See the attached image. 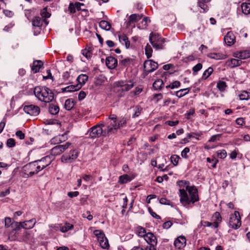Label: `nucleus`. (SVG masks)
<instances>
[{
	"label": "nucleus",
	"mask_w": 250,
	"mask_h": 250,
	"mask_svg": "<svg viewBox=\"0 0 250 250\" xmlns=\"http://www.w3.org/2000/svg\"><path fill=\"white\" fill-rule=\"evenodd\" d=\"M52 161V159L49 156H46L42 158L40 160H36V162L39 166H40L42 170L45 168L46 167L50 165Z\"/></svg>",
	"instance_id": "nucleus-13"
},
{
	"label": "nucleus",
	"mask_w": 250,
	"mask_h": 250,
	"mask_svg": "<svg viewBox=\"0 0 250 250\" xmlns=\"http://www.w3.org/2000/svg\"><path fill=\"white\" fill-rule=\"evenodd\" d=\"M79 194V192L78 191H70L67 193V195L70 198L77 197Z\"/></svg>",
	"instance_id": "nucleus-60"
},
{
	"label": "nucleus",
	"mask_w": 250,
	"mask_h": 250,
	"mask_svg": "<svg viewBox=\"0 0 250 250\" xmlns=\"http://www.w3.org/2000/svg\"><path fill=\"white\" fill-rule=\"evenodd\" d=\"M51 153L52 155L55 156V155H58L61 154L62 152L60 150V148L59 146H54L53 148H52L51 150Z\"/></svg>",
	"instance_id": "nucleus-40"
},
{
	"label": "nucleus",
	"mask_w": 250,
	"mask_h": 250,
	"mask_svg": "<svg viewBox=\"0 0 250 250\" xmlns=\"http://www.w3.org/2000/svg\"><path fill=\"white\" fill-rule=\"evenodd\" d=\"M163 85V81L161 79H158L154 82L153 84V86L155 89L159 90L162 87V86Z\"/></svg>",
	"instance_id": "nucleus-36"
},
{
	"label": "nucleus",
	"mask_w": 250,
	"mask_h": 250,
	"mask_svg": "<svg viewBox=\"0 0 250 250\" xmlns=\"http://www.w3.org/2000/svg\"><path fill=\"white\" fill-rule=\"evenodd\" d=\"M241 8L244 14L248 15L250 13V3H243Z\"/></svg>",
	"instance_id": "nucleus-33"
},
{
	"label": "nucleus",
	"mask_w": 250,
	"mask_h": 250,
	"mask_svg": "<svg viewBox=\"0 0 250 250\" xmlns=\"http://www.w3.org/2000/svg\"><path fill=\"white\" fill-rule=\"evenodd\" d=\"M207 2H204L202 0H198V6L202 9H203L204 12L207 11L208 10L207 5L206 4V3Z\"/></svg>",
	"instance_id": "nucleus-41"
},
{
	"label": "nucleus",
	"mask_w": 250,
	"mask_h": 250,
	"mask_svg": "<svg viewBox=\"0 0 250 250\" xmlns=\"http://www.w3.org/2000/svg\"><path fill=\"white\" fill-rule=\"evenodd\" d=\"M30 232L28 231H25L23 234V238H22L23 240L26 241L27 240L30 239Z\"/></svg>",
	"instance_id": "nucleus-62"
},
{
	"label": "nucleus",
	"mask_w": 250,
	"mask_h": 250,
	"mask_svg": "<svg viewBox=\"0 0 250 250\" xmlns=\"http://www.w3.org/2000/svg\"><path fill=\"white\" fill-rule=\"evenodd\" d=\"M49 111L53 115H56L59 112V107L54 104H51L49 105Z\"/></svg>",
	"instance_id": "nucleus-31"
},
{
	"label": "nucleus",
	"mask_w": 250,
	"mask_h": 250,
	"mask_svg": "<svg viewBox=\"0 0 250 250\" xmlns=\"http://www.w3.org/2000/svg\"><path fill=\"white\" fill-rule=\"evenodd\" d=\"M202 68V64L200 63H198L192 68L193 74L196 75L197 73Z\"/></svg>",
	"instance_id": "nucleus-48"
},
{
	"label": "nucleus",
	"mask_w": 250,
	"mask_h": 250,
	"mask_svg": "<svg viewBox=\"0 0 250 250\" xmlns=\"http://www.w3.org/2000/svg\"><path fill=\"white\" fill-rule=\"evenodd\" d=\"M56 228L57 229H59L61 232L64 233L74 228V226L69 223H65L64 226L58 225Z\"/></svg>",
	"instance_id": "nucleus-21"
},
{
	"label": "nucleus",
	"mask_w": 250,
	"mask_h": 250,
	"mask_svg": "<svg viewBox=\"0 0 250 250\" xmlns=\"http://www.w3.org/2000/svg\"><path fill=\"white\" fill-rule=\"evenodd\" d=\"M119 40L122 44H125L126 48H128L130 45V42L128 39L125 34L120 35L118 36Z\"/></svg>",
	"instance_id": "nucleus-24"
},
{
	"label": "nucleus",
	"mask_w": 250,
	"mask_h": 250,
	"mask_svg": "<svg viewBox=\"0 0 250 250\" xmlns=\"http://www.w3.org/2000/svg\"><path fill=\"white\" fill-rule=\"evenodd\" d=\"M224 41L228 46H231L235 42V36L231 31L228 32L224 36Z\"/></svg>",
	"instance_id": "nucleus-14"
},
{
	"label": "nucleus",
	"mask_w": 250,
	"mask_h": 250,
	"mask_svg": "<svg viewBox=\"0 0 250 250\" xmlns=\"http://www.w3.org/2000/svg\"><path fill=\"white\" fill-rule=\"evenodd\" d=\"M88 76L85 74L80 75L77 79V80L79 83L78 84H81L82 86L83 84H85V82L88 80Z\"/></svg>",
	"instance_id": "nucleus-32"
},
{
	"label": "nucleus",
	"mask_w": 250,
	"mask_h": 250,
	"mask_svg": "<svg viewBox=\"0 0 250 250\" xmlns=\"http://www.w3.org/2000/svg\"><path fill=\"white\" fill-rule=\"evenodd\" d=\"M66 135V133H65L64 134H62V135H58L54 137L51 140V143L56 144L61 143L67 139Z\"/></svg>",
	"instance_id": "nucleus-22"
},
{
	"label": "nucleus",
	"mask_w": 250,
	"mask_h": 250,
	"mask_svg": "<svg viewBox=\"0 0 250 250\" xmlns=\"http://www.w3.org/2000/svg\"><path fill=\"white\" fill-rule=\"evenodd\" d=\"M189 90L188 88L181 89L176 91L175 95L177 97L180 98L187 94Z\"/></svg>",
	"instance_id": "nucleus-35"
},
{
	"label": "nucleus",
	"mask_w": 250,
	"mask_h": 250,
	"mask_svg": "<svg viewBox=\"0 0 250 250\" xmlns=\"http://www.w3.org/2000/svg\"><path fill=\"white\" fill-rule=\"evenodd\" d=\"M122 64L127 65L133 62V60L130 58H126L122 61Z\"/></svg>",
	"instance_id": "nucleus-55"
},
{
	"label": "nucleus",
	"mask_w": 250,
	"mask_h": 250,
	"mask_svg": "<svg viewBox=\"0 0 250 250\" xmlns=\"http://www.w3.org/2000/svg\"><path fill=\"white\" fill-rule=\"evenodd\" d=\"M142 18V15H139L137 14L131 15L128 18V21L127 22V25L129 26L131 25V23L137 22Z\"/></svg>",
	"instance_id": "nucleus-20"
},
{
	"label": "nucleus",
	"mask_w": 250,
	"mask_h": 250,
	"mask_svg": "<svg viewBox=\"0 0 250 250\" xmlns=\"http://www.w3.org/2000/svg\"><path fill=\"white\" fill-rule=\"evenodd\" d=\"M200 225H203L204 227H210L212 229H216L218 227L219 225L217 222H214L213 223L209 222L208 221H203L200 222Z\"/></svg>",
	"instance_id": "nucleus-26"
},
{
	"label": "nucleus",
	"mask_w": 250,
	"mask_h": 250,
	"mask_svg": "<svg viewBox=\"0 0 250 250\" xmlns=\"http://www.w3.org/2000/svg\"><path fill=\"white\" fill-rule=\"evenodd\" d=\"M160 203L163 205H169L170 201L166 198H162L160 200Z\"/></svg>",
	"instance_id": "nucleus-64"
},
{
	"label": "nucleus",
	"mask_w": 250,
	"mask_h": 250,
	"mask_svg": "<svg viewBox=\"0 0 250 250\" xmlns=\"http://www.w3.org/2000/svg\"><path fill=\"white\" fill-rule=\"evenodd\" d=\"M32 25L34 27H37L38 29H40L42 23V20L39 17H35L32 21Z\"/></svg>",
	"instance_id": "nucleus-28"
},
{
	"label": "nucleus",
	"mask_w": 250,
	"mask_h": 250,
	"mask_svg": "<svg viewBox=\"0 0 250 250\" xmlns=\"http://www.w3.org/2000/svg\"><path fill=\"white\" fill-rule=\"evenodd\" d=\"M99 26L101 28L104 29L106 31L109 30L111 27L110 24L105 21H101L99 22Z\"/></svg>",
	"instance_id": "nucleus-34"
},
{
	"label": "nucleus",
	"mask_w": 250,
	"mask_h": 250,
	"mask_svg": "<svg viewBox=\"0 0 250 250\" xmlns=\"http://www.w3.org/2000/svg\"><path fill=\"white\" fill-rule=\"evenodd\" d=\"M180 202L184 206H187L190 203L194 204L198 201L197 189L194 186L190 187L186 186V189L184 188L179 189Z\"/></svg>",
	"instance_id": "nucleus-1"
},
{
	"label": "nucleus",
	"mask_w": 250,
	"mask_h": 250,
	"mask_svg": "<svg viewBox=\"0 0 250 250\" xmlns=\"http://www.w3.org/2000/svg\"><path fill=\"white\" fill-rule=\"evenodd\" d=\"M181 85V83L179 81H175L172 82L171 84L167 85L166 86V88H170L174 89L179 87Z\"/></svg>",
	"instance_id": "nucleus-37"
},
{
	"label": "nucleus",
	"mask_w": 250,
	"mask_h": 250,
	"mask_svg": "<svg viewBox=\"0 0 250 250\" xmlns=\"http://www.w3.org/2000/svg\"><path fill=\"white\" fill-rule=\"evenodd\" d=\"M144 239L149 245L157 246V245L156 237L152 232L147 233Z\"/></svg>",
	"instance_id": "nucleus-16"
},
{
	"label": "nucleus",
	"mask_w": 250,
	"mask_h": 250,
	"mask_svg": "<svg viewBox=\"0 0 250 250\" xmlns=\"http://www.w3.org/2000/svg\"><path fill=\"white\" fill-rule=\"evenodd\" d=\"M172 223L171 221H168L165 222L163 224V227L164 229H168L172 226Z\"/></svg>",
	"instance_id": "nucleus-61"
},
{
	"label": "nucleus",
	"mask_w": 250,
	"mask_h": 250,
	"mask_svg": "<svg viewBox=\"0 0 250 250\" xmlns=\"http://www.w3.org/2000/svg\"><path fill=\"white\" fill-rule=\"evenodd\" d=\"M43 65V62L41 61H35L34 62L32 67V70L34 73L38 72L40 68Z\"/></svg>",
	"instance_id": "nucleus-29"
},
{
	"label": "nucleus",
	"mask_w": 250,
	"mask_h": 250,
	"mask_svg": "<svg viewBox=\"0 0 250 250\" xmlns=\"http://www.w3.org/2000/svg\"><path fill=\"white\" fill-rule=\"evenodd\" d=\"M242 64L241 60L236 59H230L226 62V65L230 68L239 66Z\"/></svg>",
	"instance_id": "nucleus-18"
},
{
	"label": "nucleus",
	"mask_w": 250,
	"mask_h": 250,
	"mask_svg": "<svg viewBox=\"0 0 250 250\" xmlns=\"http://www.w3.org/2000/svg\"><path fill=\"white\" fill-rule=\"evenodd\" d=\"M74 105V101L72 99H68L65 101L64 106L66 110H70Z\"/></svg>",
	"instance_id": "nucleus-30"
},
{
	"label": "nucleus",
	"mask_w": 250,
	"mask_h": 250,
	"mask_svg": "<svg viewBox=\"0 0 250 250\" xmlns=\"http://www.w3.org/2000/svg\"><path fill=\"white\" fill-rule=\"evenodd\" d=\"M68 10L70 11V13L71 14L74 13L76 12V6L75 5L71 2L69 4V7H68Z\"/></svg>",
	"instance_id": "nucleus-54"
},
{
	"label": "nucleus",
	"mask_w": 250,
	"mask_h": 250,
	"mask_svg": "<svg viewBox=\"0 0 250 250\" xmlns=\"http://www.w3.org/2000/svg\"><path fill=\"white\" fill-rule=\"evenodd\" d=\"M105 63L108 68L112 69L117 65V60L113 57H108L106 59Z\"/></svg>",
	"instance_id": "nucleus-19"
},
{
	"label": "nucleus",
	"mask_w": 250,
	"mask_h": 250,
	"mask_svg": "<svg viewBox=\"0 0 250 250\" xmlns=\"http://www.w3.org/2000/svg\"><path fill=\"white\" fill-rule=\"evenodd\" d=\"M213 217L215 218V221L218 223L221 221V217L220 213L218 212H216L213 215Z\"/></svg>",
	"instance_id": "nucleus-57"
},
{
	"label": "nucleus",
	"mask_w": 250,
	"mask_h": 250,
	"mask_svg": "<svg viewBox=\"0 0 250 250\" xmlns=\"http://www.w3.org/2000/svg\"><path fill=\"white\" fill-rule=\"evenodd\" d=\"M94 234L97 237L100 246L104 249H108L109 244L107 238L100 230H95Z\"/></svg>",
	"instance_id": "nucleus-6"
},
{
	"label": "nucleus",
	"mask_w": 250,
	"mask_h": 250,
	"mask_svg": "<svg viewBox=\"0 0 250 250\" xmlns=\"http://www.w3.org/2000/svg\"><path fill=\"white\" fill-rule=\"evenodd\" d=\"M137 234L139 236L145 238L147 233H146V231L144 228L140 227L138 229Z\"/></svg>",
	"instance_id": "nucleus-44"
},
{
	"label": "nucleus",
	"mask_w": 250,
	"mask_h": 250,
	"mask_svg": "<svg viewBox=\"0 0 250 250\" xmlns=\"http://www.w3.org/2000/svg\"><path fill=\"white\" fill-rule=\"evenodd\" d=\"M134 113L132 115L133 118L138 117L141 113L142 108L139 105L136 106L133 109Z\"/></svg>",
	"instance_id": "nucleus-39"
},
{
	"label": "nucleus",
	"mask_w": 250,
	"mask_h": 250,
	"mask_svg": "<svg viewBox=\"0 0 250 250\" xmlns=\"http://www.w3.org/2000/svg\"><path fill=\"white\" fill-rule=\"evenodd\" d=\"M36 221L35 219H32L28 221L23 222L24 229H31L35 225Z\"/></svg>",
	"instance_id": "nucleus-25"
},
{
	"label": "nucleus",
	"mask_w": 250,
	"mask_h": 250,
	"mask_svg": "<svg viewBox=\"0 0 250 250\" xmlns=\"http://www.w3.org/2000/svg\"><path fill=\"white\" fill-rule=\"evenodd\" d=\"M7 146L9 147H12L15 146V141L14 139L10 138L7 140Z\"/></svg>",
	"instance_id": "nucleus-51"
},
{
	"label": "nucleus",
	"mask_w": 250,
	"mask_h": 250,
	"mask_svg": "<svg viewBox=\"0 0 250 250\" xmlns=\"http://www.w3.org/2000/svg\"><path fill=\"white\" fill-rule=\"evenodd\" d=\"M144 67L145 71L147 74L156 70L158 67V64L157 62L150 60L145 62Z\"/></svg>",
	"instance_id": "nucleus-11"
},
{
	"label": "nucleus",
	"mask_w": 250,
	"mask_h": 250,
	"mask_svg": "<svg viewBox=\"0 0 250 250\" xmlns=\"http://www.w3.org/2000/svg\"><path fill=\"white\" fill-rule=\"evenodd\" d=\"M41 15L43 18H48L50 17L51 14L47 11V8L45 7L41 12Z\"/></svg>",
	"instance_id": "nucleus-52"
},
{
	"label": "nucleus",
	"mask_w": 250,
	"mask_h": 250,
	"mask_svg": "<svg viewBox=\"0 0 250 250\" xmlns=\"http://www.w3.org/2000/svg\"><path fill=\"white\" fill-rule=\"evenodd\" d=\"M81 88V84H77L76 85H71L62 89V92H73L79 90Z\"/></svg>",
	"instance_id": "nucleus-23"
},
{
	"label": "nucleus",
	"mask_w": 250,
	"mask_h": 250,
	"mask_svg": "<svg viewBox=\"0 0 250 250\" xmlns=\"http://www.w3.org/2000/svg\"><path fill=\"white\" fill-rule=\"evenodd\" d=\"M146 54L148 58L152 56V49L150 45L147 44L145 47Z\"/></svg>",
	"instance_id": "nucleus-42"
},
{
	"label": "nucleus",
	"mask_w": 250,
	"mask_h": 250,
	"mask_svg": "<svg viewBox=\"0 0 250 250\" xmlns=\"http://www.w3.org/2000/svg\"><path fill=\"white\" fill-rule=\"evenodd\" d=\"M117 87H120L122 91H128L134 86V83L132 81L127 82L120 81L115 83Z\"/></svg>",
	"instance_id": "nucleus-12"
},
{
	"label": "nucleus",
	"mask_w": 250,
	"mask_h": 250,
	"mask_svg": "<svg viewBox=\"0 0 250 250\" xmlns=\"http://www.w3.org/2000/svg\"><path fill=\"white\" fill-rule=\"evenodd\" d=\"M241 225V219L239 216V213L235 211L233 214H231L229 218V226L234 229H237Z\"/></svg>",
	"instance_id": "nucleus-8"
},
{
	"label": "nucleus",
	"mask_w": 250,
	"mask_h": 250,
	"mask_svg": "<svg viewBox=\"0 0 250 250\" xmlns=\"http://www.w3.org/2000/svg\"><path fill=\"white\" fill-rule=\"evenodd\" d=\"M107 123V132H111L112 134L115 133L118 128L125 126L126 124V120L125 118H121L117 121V116L112 114L109 116Z\"/></svg>",
	"instance_id": "nucleus-3"
},
{
	"label": "nucleus",
	"mask_w": 250,
	"mask_h": 250,
	"mask_svg": "<svg viewBox=\"0 0 250 250\" xmlns=\"http://www.w3.org/2000/svg\"><path fill=\"white\" fill-rule=\"evenodd\" d=\"M213 69L212 67H208L206 70L202 75V79L206 80L207 79L213 72Z\"/></svg>",
	"instance_id": "nucleus-38"
},
{
	"label": "nucleus",
	"mask_w": 250,
	"mask_h": 250,
	"mask_svg": "<svg viewBox=\"0 0 250 250\" xmlns=\"http://www.w3.org/2000/svg\"><path fill=\"white\" fill-rule=\"evenodd\" d=\"M36 161H34L25 166V168L29 171L28 176H32L41 171L42 169Z\"/></svg>",
	"instance_id": "nucleus-10"
},
{
	"label": "nucleus",
	"mask_w": 250,
	"mask_h": 250,
	"mask_svg": "<svg viewBox=\"0 0 250 250\" xmlns=\"http://www.w3.org/2000/svg\"><path fill=\"white\" fill-rule=\"evenodd\" d=\"M108 131V123L106 125L104 124L97 125L91 127L89 131V136L92 138L99 137L101 136H106L111 134V132Z\"/></svg>",
	"instance_id": "nucleus-4"
},
{
	"label": "nucleus",
	"mask_w": 250,
	"mask_h": 250,
	"mask_svg": "<svg viewBox=\"0 0 250 250\" xmlns=\"http://www.w3.org/2000/svg\"><path fill=\"white\" fill-rule=\"evenodd\" d=\"M16 135L20 139H23L25 137L24 134L21 130L17 131L16 133Z\"/></svg>",
	"instance_id": "nucleus-59"
},
{
	"label": "nucleus",
	"mask_w": 250,
	"mask_h": 250,
	"mask_svg": "<svg viewBox=\"0 0 250 250\" xmlns=\"http://www.w3.org/2000/svg\"><path fill=\"white\" fill-rule=\"evenodd\" d=\"M34 93L39 100L45 103H49L54 99V93L46 86L35 87Z\"/></svg>",
	"instance_id": "nucleus-2"
},
{
	"label": "nucleus",
	"mask_w": 250,
	"mask_h": 250,
	"mask_svg": "<svg viewBox=\"0 0 250 250\" xmlns=\"http://www.w3.org/2000/svg\"><path fill=\"white\" fill-rule=\"evenodd\" d=\"M23 110L26 113L33 116H37L40 113V108L37 105L32 104L25 105L23 106Z\"/></svg>",
	"instance_id": "nucleus-9"
},
{
	"label": "nucleus",
	"mask_w": 250,
	"mask_h": 250,
	"mask_svg": "<svg viewBox=\"0 0 250 250\" xmlns=\"http://www.w3.org/2000/svg\"><path fill=\"white\" fill-rule=\"evenodd\" d=\"M233 56L240 60H245L250 57V50L237 51L233 54Z\"/></svg>",
	"instance_id": "nucleus-15"
},
{
	"label": "nucleus",
	"mask_w": 250,
	"mask_h": 250,
	"mask_svg": "<svg viewBox=\"0 0 250 250\" xmlns=\"http://www.w3.org/2000/svg\"><path fill=\"white\" fill-rule=\"evenodd\" d=\"M216 153L217 157L221 159H224L227 156V152L224 149L219 150Z\"/></svg>",
	"instance_id": "nucleus-46"
},
{
	"label": "nucleus",
	"mask_w": 250,
	"mask_h": 250,
	"mask_svg": "<svg viewBox=\"0 0 250 250\" xmlns=\"http://www.w3.org/2000/svg\"><path fill=\"white\" fill-rule=\"evenodd\" d=\"M86 96V93L83 91H81L78 94V99L80 101L83 100Z\"/></svg>",
	"instance_id": "nucleus-63"
},
{
	"label": "nucleus",
	"mask_w": 250,
	"mask_h": 250,
	"mask_svg": "<svg viewBox=\"0 0 250 250\" xmlns=\"http://www.w3.org/2000/svg\"><path fill=\"white\" fill-rule=\"evenodd\" d=\"M171 163L174 165L176 166L178 164V161L180 159L179 156L177 155H173L170 158Z\"/></svg>",
	"instance_id": "nucleus-47"
},
{
	"label": "nucleus",
	"mask_w": 250,
	"mask_h": 250,
	"mask_svg": "<svg viewBox=\"0 0 250 250\" xmlns=\"http://www.w3.org/2000/svg\"><path fill=\"white\" fill-rule=\"evenodd\" d=\"M227 85L226 83L223 81H219L217 84V88L222 91L225 90V88L226 87Z\"/></svg>",
	"instance_id": "nucleus-45"
},
{
	"label": "nucleus",
	"mask_w": 250,
	"mask_h": 250,
	"mask_svg": "<svg viewBox=\"0 0 250 250\" xmlns=\"http://www.w3.org/2000/svg\"><path fill=\"white\" fill-rule=\"evenodd\" d=\"M71 144L69 142H66L64 144L58 145L60 148V150L62 152V153L64 151H65L67 149L70 147L71 146Z\"/></svg>",
	"instance_id": "nucleus-43"
},
{
	"label": "nucleus",
	"mask_w": 250,
	"mask_h": 250,
	"mask_svg": "<svg viewBox=\"0 0 250 250\" xmlns=\"http://www.w3.org/2000/svg\"><path fill=\"white\" fill-rule=\"evenodd\" d=\"M240 100H247L249 98V93L247 91H243L241 94L239 95Z\"/></svg>",
	"instance_id": "nucleus-49"
},
{
	"label": "nucleus",
	"mask_w": 250,
	"mask_h": 250,
	"mask_svg": "<svg viewBox=\"0 0 250 250\" xmlns=\"http://www.w3.org/2000/svg\"><path fill=\"white\" fill-rule=\"evenodd\" d=\"M174 246L178 249H182L186 245V239L184 236L178 237L174 241Z\"/></svg>",
	"instance_id": "nucleus-17"
},
{
	"label": "nucleus",
	"mask_w": 250,
	"mask_h": 250,
	"mask_svg": "<svg viewBox=\"0 0 250 250\" xmlns=\"http://www.w3.org/2000/svg\"><path fill=\"white\" fill-rule=\"evenodd\" d=\"M4 14L8 17H12L14 15V13L10 10H4L3 11Z\"/></svg>",
	"instance_id": "nucleus-56"
},
{
	"label": "nucleus",
	"mask_w": 250,
	"mask_h": 250,
	"mask_svg": "<svg viewBox=\"0 0 250 250\" xmlns=\"http://www.w3.org/2000/svg\"><path fill=\"white\" fill-rule=\"evenodd\" d=\"M11 225V219L10 217L5 218V227L9 228Z\"/></svg>",
	"instance_id": "nucleus-58"
},
{
	"label": "nucleus",
	"mask_w": 250,
	"mask_h": 250,
	"mask_svg": "<svg viewBox=\"0 0 250 250\" xmlns=\"http://www.w3.org/2000/svg\"><path fill=\"white\" fill-rule=\"evenodd\" d=\"M78 156V153L75 149H72L68 153L62 155L61 160L64 163H71L74 161Z\"/></svg>",
	"instance_id": "nucleus-7"
},
{
	"label": "nucleus",
	"mask_w": 250,
	"mask_h": 250,
	"mask_svg": "<svg viewBox=\"0 0 250 250\" xmlns=\"http://www.w3.org/2000/svg\"><path fill=\"white\" fill-rule=\"evenodd\" d=\"M134 178L133 176H130L127 174H124L119 177V182L120 184H125L130 181Z\"/></svg>",
	"instance_id": "nucleus-27"
},
{
	"label": "nucleus",
	"mask_w": 250,
	"mask_h": 250,
	"mask_svg": "<svg viewBox=\"0 0 250 250\" xmlns=\"http://www.w3.org/2000/svg\"><path fill=\"white\" fill-rule=\"evenodd\" d=\"M189 152V148L188 147H185L181 152V156L183 158H188L187 154Z\"/></svg>",
	"instance_id": "nucleus-53"
},
{
	"label": "nucleus",
	"mask_w": 250,
	"mask_h": 250,
	"mask_svg": "<svg viewBox=\"0 0 250 250\" xmlns=\"http://www.w3.org/2000/svg\"><path fill=\"white\" fill-rule=\"evenodd\" d=\"M149 40L154 48L156 49H161L163 48V43L165 42V40L160 37L159 35L151 33Z\"/></svg>",
	"instance_id": "nucleus-5"
},
{
	"label": "nucleus",
	"mask_w": 250,
	"mask_h": 250,
	"mask_svg": "<svg viewBox=\"0 0 250 250\" xmlns=\"http://www.w3.org/2000/svg\"><path fill=\"white\" fill-rule=\"evenodd\" d=\"M207 160V162H208L211 164V166L213 167H215L216 164L218 162V160L215 158H214L212 159H211L209 158H208Z\"/></svg>",
	"instance_id": "nucleus-50"
}]
</instances>
